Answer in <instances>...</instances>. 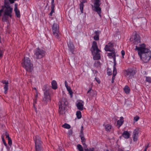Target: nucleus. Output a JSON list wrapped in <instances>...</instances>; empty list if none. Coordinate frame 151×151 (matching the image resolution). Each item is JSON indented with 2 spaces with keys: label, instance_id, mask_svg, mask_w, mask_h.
<instances>
[{
  "label": "nucleus",
  "instance_id": "1",
  "mask_svg": "<svg viewBox=\"0 0 151 151\" xmlns=\"http://www.w3.org/2000/svg\"><path fill=\"white\" fill-rule=\"evenodd\" d=\"M135 50L137 51L140 60L144 63H147L149 61L151 57V51L146 48L144 44L135 46Z\"/></svg>",
  "mask_w": 151,
  "mask_h": 151
},
{
  "label": "nucleus",
  "instance_id": "2",
  "mask_svg": "<svg viewBox=\"0 0 151 151\" xmlns=\"http://www.w3.org/2000/svg\"><path fill=\"white\" fill-rule=\"evenodd\" d=\"M91 51L94 60H97L100 58L101 56L99 52L100 50L98 48L97 43L95 41H93V42Z\"/></svg>",
  "mask_w": 151,
  "mask_h": 151
},
{
  "label": "nucleus",
  "instance_id": "3",
  "mask_svg": "<svg viewBox=\"0 0 151 151\" xmlns=\"http://www.w3.org/2000/svg\"><path fill=\"white\" fill-rule=\"evenodd\" d=\"M22 65L27 71L29 72L32 71L33 65L31 61L29 58L25 57L24 58Z\"/></svg>",
  "mask_w": 151,
  "mask_h": 151
},
{
  "label": "nucleus",
  "instance_id": "4",
  "mask_svg": "<svg viewBox=\"0 0 151 151\" xmlns=\"http://www.w3.org/2000/svg\"><path fill=\"white\" fill-rule=\"evenodd\" d=\"M33 138L35 142L36 151H42V142L40 137L38 136H35Z\"/></svg>",
  "mask_w": 151,
  "mask_h": 151
},
{
  "label": "nucleus",
  "instance_id": "5",
  "mask_svg": "<svg viewBox=\"0 0 151 151\" xmlns=\"http://www.w3.org/2000/svg\"><path fill=\"white\" fill-rule=\"evenodd\" d=\"M45 55V51L40 48H38L34 51L35 57L37 59L42 58Z\"/></svg>",
  "mask_w": 151,
  "mask_h": 151
},
{
  "label": "nucleus",
  "instance_id": "6",
  "mask_svg": "<svg viewBox=\"0 0 151 151\" xmlns=\"http://www.w3.org/2000/svg\"><path fill=\"white\" fill-rule=\"evenodd\" d=\"M99 0H95V2L94 4L93 10L96 12L99 16L101 17V9L100 7V4H99Z\"/></svg>",
  "mask_w": 151,
  "mask_h": 151
},
{
  "label": "nucleus",
  "instance_id": "7",
  "mask_svg": "<svg viewBox=\"0 0 151 151\" xmlns=\"http://www.w3.org/2000/svg\"><path fill=\"white\" fill-rule=\"evenodd\" d=\"M60 104L59 106V111L60 114H62L65 112L64 110L65 109L66 104V101L65 99L63 98L62 100L60 102Z\"/></svg>",
  "mask_w": 151,
  "mask_h": 151
},
{
  "label": "nucleus",
  "instance_id": "8",
  "mask_svg": "<svg viewBox=\"0 0 151 151\" xmlns=\"http://www.w3.org/2000/svg\"><path fill=\"white\" fill-rule=\"evenodd\" d=\"M59 26L56 23H54L52 27L53 34L56 37H58L59 33Z\"/></svg>",
  "mask_w": 151,
  "mask_h": 151
},
{
  "label": "nucleus",
  "instance_id": "9",
  "mask_svg": "<svg viewBox=\"0 0 151 151\" xmlns=\"http://www.w3.org/2000/svg\"><path fill=\"white\" fill-rule=\"evenodd\" d=\"M51 100L50 96L48 91L46 90L44 92V96L43 101L46 103L50 101Z\"/></svg>",
  "mask_w": 151,
  "mask_h": 151
},
{
  "label": "nucleus",
  "instance_id": "10",
  "mask_svg": "<svg viewBox=\"0 0 151 151\" xmlns=\"http://www.w3.org/2000/svg\"><path fill=\"white\" fill-rule=\"evenodd\" d=\"M132 39H134L133 42L135 45H137L140 42V37L137 35H132L131 36V40H132Z\"/></svg>",
  "mask_w": 151,
  "mask_h": 151
},
{
  "label": "nucleus",
  "instance_id": "11",
  "mask_svg": "<svg viewBox=\"0 0 151 151\" xmlns=\"http://www.w3.org/2000/svg\"><path fill=\"white\" fill-rule=\"evenodd\" d=\"M76 106L78 109L80 110H82L83 109L84 104V101L82 100H78L77 101Z\"/></svg>",
  "mask_w": 151,
  "mask_h": 151
},
{
  "label": "nucleus",
  "instance_id": "12",
  "mask_svg": "<svg viewBox=\"0 0 151 151\" xmlns=\"http://www.w3.org/2000/svg\"><path fill=\"white\" fill-rule=\"evenodd\" d=\"M124 74L127 77L130 78L133 76V70L132 69H129L125 71Z\"/></svg>",
  "mask_w": 151,
  "mask_h": 151
},
{
  "label": "nucleus",
  "instance_id": "13",
  "mask_svg": "<svg viewBox=\"0 0 151 151\" xmlns=\"http://www.w3.org/2000/svg\"><path fill=\"white\" fill-rule=\"evenodd\" d=\"M113 45L111 43H109L108 44L106 45L105 47L104 50L106 51H113L114 49H113Z\"/></svg>",
  "mask_w": 151,
  "mask_h": 151
},
{
  "label": "nucleus",
  "instance_id": "14",
  "mask_svg": "<svg viewBox=\"0 0 151 151\" xmlns=\"http://www.w3.org/2000/svg\"><path fill=\"white\" fill-rule=\"evenodd\" d=\"M65 87L67 91H68L70 97L72 98L73 95V92L72 91L70 87L68 85V83L66 81H65Z\"/></svg>",
  "mask_w": 151,
  "mask_h": 151
},
{
  "label": "nucleus",
  "instance_id": "15",
  "mask_svg": "<svg viewBox=\"0 0 151 151\" xmlns=\"http://www.w3.org/2000/svg\"><path fill=\"white\" fill-rule=\"evenodd\" d=\"M133 138L134 141H136L137 139L138 136V129H135L133 133Z\"/></svg>",
  "mask_w": 151,
  "mask_h": 151
},
{
  "label": "nucleus",
  "instance_id": "16",
  "mask_svg": "<svg viewBox=\"0 0 151 151\" xmlns=\"http://www.w3.org/2000/svg\"><path fill=\"white\" fill-rule=\"evenodd\" d=\"M112 52L108 53L107 55L109 56V58H113L114 60V63H116V58H115V53L114 51V50Z\"/></svg>",
  "mask_w": 151,
  "mask_h": 151
},
{
  "label": "nucleus",
  "instance_id": "17",
  "mask_svg": "<svg viewBox=\"0 0 151 151\" xmlns=\"http://www.w3.org/2000/svg\"><path fill=\"white\" fill-rule=\"evenodd\" d=\"M14 11L16 16L17 17H20V11L17 8V5L15 4L14 5Z\"/></svg>",
  "mask_w": 151,
  "mask_h": 151
},
{
  "label": "nucleus",
  "instance_id": "18",
  "mask_svg": "<svg viewBox=\"0 0 151 151\" xmlns=\"http://www.w3.org/2000/svg\"><path fill=\"white\" fill-rule=\"evenodd\" d=\"M52 88L54 90L58 88L57 83V82L54 80H52L51 82Z\"/></svg>",
  "mask_w": 151,
  "mask_h": 151
},
{
  "label": "nucleus",
  "instance_id": "19",
  "mask_svg": "<svg viewBox=\"0 0 151 151\" xmlns=\"http://www.w3.org/2000/svg\"><path fill=\"white\" fill-rule=\"evenodd\" d=\"M68 46L70 51L73 53L74 48L73 44L71 42H69L68 44Z\"/></svg>",
  "mask_w": 151,
  "mask_h": 151
},
{
  "label": "nucleus",
  "instance_id": "20",
  "mask_svg": "<svg viewBox=\"0 0 151 151\" xmlns=\"http://www.w3.org/2000/svg\"><path fill=\"white\" fill-rule=\"evenodd\" d=\"M124 122V118L121 116L120 119L117 121V125L119 128L123 124Z\"/></svg>",
  "mask_w": 151,
  "mask_h": 151
},
{
  "label": "nucleus",
  "instance_id": "21",
  "mask_svg": "<svg viewBox=\"0 0 151 151\" xmlns=\"http://www.w3.org/2000/svg\"><path fill=\"white\" fill-rule=\"evenodd\" d=\"M122 136L125 139H128L130 137V134L127 131H125L123 133Z\"/></svg>",
  "mask_w": 151,
  "mask_h": 151
},
{
  "label": "nucleus",
  "instance_id": "22",
  "mask_svg": "<svg viewBox=\"0 0 151 151\" xmlns=\"http://www.w3.org/2000/svg\"><path fill=\"white\" fill-rule=\"evenodd\" d=\"M95 35L94 36V40H99V32L98 31H95Z\"/></svg>",
  "mask_w": 151,
  "mask_h": 151
},
{
  "label": "nucleus",
  "instance_id": "23",
  "mask_svg": "<svg viewBox=\"0 0 151 151\" xmlns=\"http://www.w3.org/2000/svg\"><path fill=\"white\" fill-rule=\"evenodd\" d=\"M104 127L106 130L107 131H110L111 128V125L109 124L104 125Z\"/></svg>",
  "mask_w": 151,
  "mask_h": 151
},
{
  "label": "nucleus",
  "instance_id": "24",
  "mask_svg": "<svg viewBox=\"0 0 151 151\" xmlns=\"http://www.w3.org/2000/svg\"><path fill=\"white\" fill-rule=\"evenodd\" d=\"M116 63H114V65L113 67V76H115L117 73V71L116 70Z\"/></svg>",
  "mask_w": 151,
  "mask_h": 151
},
{
  "label": "nucleus",
  "instance_id": "25",
  "mask_svg": "<svg viewBox=\"0 0 151 151\" xmlns=\"http://www.w3.org/2000/svg\"><path fill=\"white\" fill-rule=\"evenodd\" d=\"M124 90L126 93L128 94L129 92L130 89L128 86H126L124 88Z\"/></svg>",
  "mask_w": 151,
  "mask_h": 151
},
{
  "label": "nucleus",
  "instance_id": "26",
  "mask_svg": "<svg viewBox=\"0 0 151 151\" xmlns=\"http://www.w3.org/2000/svg\"><path fill=\"white\" fill-rule=\"evenodd\" d=\"M76 115L78 119H80L81 117V113L80 111H77L76 113Z\"/></svg>",
  "mask_w": 151,
  "mask_h": 151
},
{
  "label": "nucleus",
  "instance_id": "27",
  "mask_svg": "<svg viewBox=\"0 0 151 151\" xmlns=\"http://www.w3.org/2000/svg\"><path fill=\"white\" fill-rule=\"evenodd\" d=\"M62 127L66 129H69L70 128V126L67 123H65L64 124L62 125Z\"/></svg>",
  "mask_w": 151,
  "mask_h": 151
},
{
  "label": "nucleus",
  "instance_id": "28",
  "mask_svg": "<svg viewBox=\"0 0 151 151\" xmlns=\"http://www.w3.org/2000/svg\"><path fill=\"white\" fill-rule=\"evenodd\" d=\"M84 6V4L80 3L79 4V7L81 13H83V8Z\"/></svg>",
  "mask_w": 151,
  "mask_h": 151
},
{
  "label": "nucleus",
  "instance_id": "29",
  "mask_svg": "<svg viewBox=\"0 0 151 151\" xmlns=\"http://www.w3.org/2000/svg\"><path fill=\"white\" fill-rule=\"evenodd\" d=\"M77 148L79 151H83V147L80 144H78L77 145Z\"/></svg>",
  "mask_w": 151,
  "mask_h": 151
},
{
  "label": "nucleus",
  "instance_id": "30",
  "mask_svg": "<svg viewBox=\"0 0 151 151\" xmlns=\"http://www.w3.org/2000/svg\"><path fill=\"white\" fill-rule=\"evenodd\" d=\"M8 85H5L4 86V93L5 94L7 93V91L8 89Z\"/></svg>",
  "mask_w": 151,
  "mask_h": 151
},
{
  "label": "nucleus",
  "instance_id": "31",
  "mask_svg": "<svg viewBox=\"0 0 151 151\" xmlns=\"http://www.w3.org/2000/svg\"><path fill=\"white\" fill-rule=\"evenodd\" d=\"M145 78L146 81L149 83H151V77L146 76Z\"/></svg>",
  "mask_w": 151,
  "mask_h": 151
},
{
  "label": "nucleus",
  "instance_id": "32",
  "mask_svg": "<svg viewBox=\"0 0 151 151\" xmlns=\"http://www.w3.org/2000/svg\"><path fill=\"white\" fill-rule=\"evenodd\" d=\"M80 137L81 138V141L83 143V145H86V144H85V138H84V137H83V136H80Z\"/></svg>",
  "mask_w": 151,
  "mask_h": 151
},
{
  "label": "nucleus",
  "instance_id": "33",
  "mask_svg": "<svg viewBox=\"0 0 151 151\" xmlns=\"http://www.w3.org/2000/svg\"><path fill=\"white\" fill-rule=\"evenodd\" d=\"M101 63L99 61H97L95 62L94 65L95 66H96L97 67H100L101 65Z\"/></svg>",
  "mask_w": 151,
  "mask_h": 151
},
{
  "label": "nucleus",
  "instance_id": "34",
  "mask_svg": "<svg viewBox=\"0 0 151 151\" xmlns=\"http://www.w3.org/2000/svg\"><path fill=\"white\" fill-rule=\"evenodd\" d=\"M95 148L94 147L90 148L85 149V151H94Z\"/></svg>",
  "mask_w": 151,
  "mask_h": 151
},
{
  "label": "nucleus",
  "instance_id": "35",
  "mask_svg": "<svg viewBox=\"0 0 151 151\" xmlns=\"http://www.w3.org/2000/svg\"><path fill=\"white\" fill-rule=\"evenodd\" d=\"M83 127L82 126L81 127V133L80 134V136H83Z\"/></svg>",
  "mask_w": 151,
  "mask_h": 151
},
{
  "label": "nucleus",
  "instance_id": "36",
  "mask_svg": "<svg viewBox=\"0 0 151 151\" xmlns=\"http://www.w3.org/2000/svg\"><path fill=\"white\" fill-rule=\"evenodd\" d=\"M139 119V117L138 116H136L134 117V121L136 122L138 121Z\"/></svg>",
  "mask_w": 151,
  "mask_h": 151
},
{
  "label": "nucleus",
  "instance_id": "37",
  "mask_svg": "<svg viewBox=\"0 0 151 151\" xmlns=\"http://www.w3.org/2000/svg\"><path fill=\"white\" fill-rule=\"evenodd\" d=\"M8 144L9 145H11L12 144V142L11 139H8Z\"/></svg>",
  "mask_w": 151,
  "mask_h": 151
},
{
  "label": "nucleus",
  "instance_id": "38",
  "mask_svg": "<svg viewBox=\"0 0 151 151\" xmlns=\"http://www.w3.org/2000/svg\"><path fill=\"white\" fill-rule=\"evenodd\" d=\"M121 53L122 55V57L123 58H124V55L125 54L124 51L123 50H122L121 52Z\"/></svg>",
  "mask_w": 151,
  "mask_h": 151
},
{
  "label": "nucleus",
  "instance_id": "39",
  "mask_svg": "<svg viewBox=\"0 0 151 151\" xmlns=\"http://www.w3.org/2000/svg\"><path fill=\"white\" fill-rule=\"evenodd\" d=\"M68 134L69 135H71L72 134V131L71 129H70L68 132Z\"/></svg>",
  "mask_w": 151,
  "mask_h": 151
},
{
  "label": "nucleus",
  "instance_id": "40",
  "mask_svg": "<svg viewBox=\"0 0 151 151\" xmlns=\"http://www.w3.org/2000/svg\"><path fill=\"white\" fill-rule=\"evenodd\" d=\"M95 79L96 80V81L98 82V83L99 84L100 83V81L98 78L96 77L95 78Z\"/></svg>",
  "mask_w": 151,
  "mask_h": 151
},
{
  "label": "nucleus",
  "instance_id": "41",
  "mask_svg": "<svg viewBox=\"0 0 151 151\" xmlns=\"http://www.w3.org/2000/svg\"><path fill=\"white\" fill-rule=\"evenodd\" d=\"M3 84H5V85H8L9 82L8 81H3Z\"/></svg>",
  "mask_w": 151,
  "mask_h": 151
},
{
  "label": "nucleus",
  "instance_id": "42",
  "mask_svg": "<svg viewBox=\"0 0 151 151\" xmlns=\"http://www.w3.org/2000/svg\"><path fill=\"white\" fill-rule=\"evenodd\" d=\"M54 12H55L54 10L51 9V11L49 14L50 15V16H52V13H54Z\"/></svg>",
  "mask_w": 151,
  "mask_h": 151
},
{
  "label": "nucleus",
  "instance_id": "43",
  "mask_svg": "<svg viewBox=\"0 0 151 151\" xmlns=\"http://www.w3.org/2000/svg\"><path fill=\"white\" fill-rule=\"evenodd\" d=\"M2 140L3 141V143L4 144V145L6 146L7 145V144H6V142H5V140L4 139V137H2Z\"/></svg>",
  "mask_w": 151,
  "mask_h": 151
},
{
  "label": "nucleus",
  "instance_id": "44",
  "mask_svg": "<svg viewBox=\"0 0 151 151\" xmlns=\"http://www.w3.org/2000/svg\"><path fill=\"white\" fill-rule=\"evenodd\" d=\"M6 137L8 138V139L11 138L9 137V134L6 132Z\"/></svg>",
  "mask_w": 151,
  "mask_h": 151
},
{
  "label": "nucleus",
  "instance_id": "45",
  "mask_svg": "<svg viewBox=\"0 0 151 151\" xmlns=\"http://www.w3.org/2000/svg\"><path fill=\"white\" fill-rule=\"evenodd\" d=\"M86 2V0H82L81 1V3L84 4V3H85Z\"/></svg>",
  "mask_w": 151,
  "mask_h": 151
},
{
  "label": "nucleus",
  "instance_id": "46",
  "mask_svg": "<svg viewBox=\"0 0 151 151\" xmlns=\"http://www.w3.org/2000/svg\"><path fill=\"white\" fill-rule=\"evenodd\" d=\"M55 7V4H51V9L54 10V8Z\"/></svg>",
  "mask_w": 151,
  "mask_h": 151
},
{
  "label": "nucleus",
  "instance_id": "47",
  "mask_svg": "<svg viewBox=\"0 0 151 151\" xmlns=\"http://www.w3.org/2000/svg\"><path fill=\"white\" fill-rule=\"evenodd\" d=\"M115 78V76H113V77H112V81H111V83H114V80Z\"/></svg>",
  "mask_w": 151,
  "mask_h": 151
},
{
  "label": "nucleus",
  "instance_id": "48",
  "mask_svg": "<svg viewBox=\"0 0 151 151\" xmlns=\"http://www.w3.org/2000/svg\"><path fill=\"white\" fill-rule=\"evenodd\" d=\"M16 0H9V2L11 4L13 3Z\"/></svg>",
  "mask_w": 151,
  "mask_h": 151
},
{
  "label": "nucleus",
  "instance_id": "49",
  "mask_svg": "<svg viewBox=\"0 0 151 151\" xmlns=\"http://www.w3.org/2000/svg\"><path fill=\"white\" fill-rule=\"evenodd\" d=\"M36 101H35V100L34 101V103H33V104H34V108H35V109L36 110V108L35 106V103H36Z\"/></svg>",
  "mask_w": 151,
  "mask_h": 151
},
{
  "label": "nucleus",
  "instance_id": "50",
  "mask_svg": "<svg viewBox=\"0 0 151 151\" xmlns=\"http://www.w3.org/2000/svg\"><path fill=\"white\" fill-rule=\"evenodd\" d=\"M107 71V74L109 76L111 74V72L109 71L108 70Z\"/></svg>",
  "mask_w": 151,
  "mask_h": 151
},
{
  "label": "nucleus",
  "instance_id": "51",
  "mask_svg": "<svg viewBox=\"0 0 151 151\" xmlns=\"http://www.w3.org/2000/svg\"><path fill=\"white\" fill-rule=\"evenodd\" d=\"M2 56V51L0 50V58Z\"/></svg>",
  "mask_w": 151,
  "mask_h": 151
},
{
  "label": "nucleus",
  "instance_id": "52",
  "mask_svg": "<svg viewBox=\"0 0 151 151\" xmlns=\"http://www.w3.org/2000/svg\"><path fill=\"white\" fill-rule=\"evenodd\" d=\"M54 0H52L51 1V4H54Z\"/></svg>",
  "mask_w": 151,
  "mask_h": 151
},
{
  "label": "nucleus",
  "instance_id": "53",
  "mask_svg": "<svg viewBox=\"0 0 151 151\" xmlns=\"http://www.w3.org/2000/svg\"><path fill=\"white\" fill-rule=\"evenodd\" d=\"M34 89L36 90V92L37 93L36 88H34Z\"/></svg>",
  "mask_w": 151,
  "mask_h": 151
},
{
  "label": "nucleus",
  "instance_id": "54",
  "mask_svg": "<svg viewBox=\"0 0 151 151\" xmlns=\"http://www.w3.org/2000/svg\"><path fill=\"white\" fill-rule=\"evenodd\" d=\"M95 73H97V72L96 70H94V71Z\"/></svg>",
  "mask_w": 151,
  "mask_h": 151
},
{
  "label": "nucleus",
  "instance_id": "55",
  "mask_svg": "<svg viewBox=\"0 0 151 151\" xmlns=\"http://www.w3.org/2000/svg\"><path fill=\"white\" fill-rule=\"evenodd\" d=\"M148 148V147H147L144 150V151H147V149Z\"/></svg>",
  "mask_w": 151,
  "mask_h": 151
},
{
  "label": "nucleus",
  "instance_id": "56",
  "mask_svg": "<svg viewBox=\"0 0 151 151\" xmlns=\"http://www.w3.org/2000/svg\"><path fill=\"white\" fill-rule=\"evenodd\" d=\"M147 147H148V145H147V146H146V147L145 148H146Z\"/></svg>",
  "mask_w": 151,
  "mask_h": 151
},
{
  "label": "nucleus",
  "instance_id": "57",
  "mask_svg": "<svg viewBox=\"0 0 151 151\" xmlns=\"http://www.w3.org/2000/svg\"><path fill=\"white\" fill-rule=\"evenodd\" d=\"M104 151H109L108 150H105Z\"/></svg>",
  "mask_w": 151,
  "mask_h": 151
},
{
  "label": "nucleus",
  "instance_id": "58",
  "mask_svg": "<svg viewBox=\"0 0 151 151\" xmlns=\"http://www.w3.org/2000/svg\"><path fill=\"white\" fill-rule=\"evenodd\" d=\"M90 91H91V90H89V91H88V92H89H89H90Z\"/></svg>",
  "mask_w": 151,
  "mask_h": 151
},
{
  "label": "nucleus",
  "instance_id": "59",
  "mask_svg": "<svg viewBox=\"0 0 151 151\" xmlns=\"http://www.w3.org/2000/svg\"><path fill=\"white\" fill-rule=\"evenodd\" d=\"M127 151H129V150H127Z\"/></svg>",
  "mask_w": 151,
  "mask_h": 151
}]
</instances>
